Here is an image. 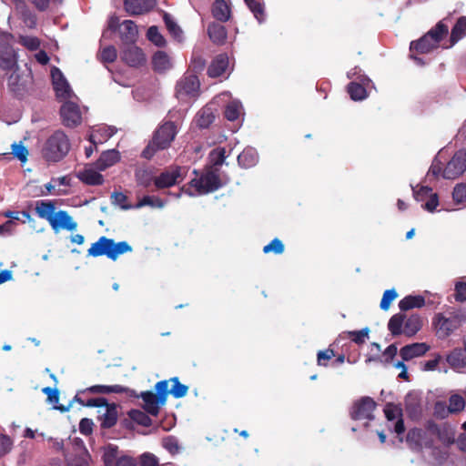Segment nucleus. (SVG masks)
<instances>
[{
    "instance_id": "obj_1",
    "label": "nucleus",
    "mask_w": 466,
    "mask_h": 466,
    "mask_svg": "<svg viewBox=\"0 0 466 466\" xmlns=\"http://www.w3.org/2000/svg\"><path fill=\"white\" fill-rule=\"evenodd\" d=\"M36 215L48 221L52 229L58 232L60 229L75 230L76 228V222L66 210H59L56 212V202L50 199L37 200L35 205Z\"/></svg>"
},
{
    "instance_id": "obj_2",
    "label": "nucleus",
    "mask_w": 466,
    "mask_h": 466,
    "mask_svg": "<svg viewBox=\"0 0 466 466\" xmlns=\"http://www.w3.org/2000/svg\"><path fill=\"white\" fill-rule=\"evenodd\" d=\"M177 134V127L174 122H164L154 132L151 141L144 148L141 156L146 159H151L157 151L169 147Z\"/></svg>"
},
{
    "instance_id": "obj_3",
    "label": "nucleus",
    "mask_w": 466,
    "mask_h": 466,
    "mask_svg": "<svg viewBox=\"0 0 466 466\" xmlns=\"http://www.w3.org/2000/svg\"><path fill=\"white\" fill-rule=\"evenodd\" d=\"M70 147L71 144L66 133L56 130L43 145L42 157L47 162H58L68 154Z\"/></svg>"
},
{
    "instance_id": "obj_4",
    "label": "nucleus",
    "mask_w": 466,
    "mask_h": 466,
    "mask_svg": "<svg viewBox=\"0 0 466 466\" xmlns=\"http://www.w3.org/2000/svg\"><path fill=\"white\" fill-rule=\"evenodd\" d=\"M423 321L419 314H394L388 322V329L393 337L404 334L407 337H413L422 328Z\"/></svg>"
},
{
    "instance_id": "obj_5",
    "label": "nucleus",
    "mask_w": 466,
    "mask_h": 466,
    "mask_svg": "<svg viewBox=\"0 0 466 466\" xmlns=\"http://www.w3.org/2000/svg\"><path fill=\"white\" fill-rule=\"evenodd\" d=\"M168 383L169 380H160L157 382L155 385L157 393L147 390L137 395L132 390L127 393H129L130 396L141 398L144 401L143 409L145 411L152 416H157L159 413L160 406L165 405L167 402L168 396Z\"/></svg>"
},
{
    "instance_id": "obj_6",
    "label": "nucleus",
    "mask_w": 466,
    "mask_h": 466,
    "mask_svg": "<svg viewBox=\"0 0 466 466\" xmlns=\"http://www.w3.org/2000/svg\"><path fill=\"white\" fill-rule=\"evenodd\" d=\"M376 407L377 403L372 398L368 396L361 397L353 402L350 410V416L353 420H373V411Z\"/></svg>"
},
{
    "instance_id": "obj_7",
    "label": "nucleus",
    "mask_w": 466,
    "mask_h": 466,
    "mask_svg": "<svg viewBox=\"0 0 466 466\" xmlns=\"http://www.w3.org/2000/svg\"><path fill=\"white\" fill-rule=\"evenodd\" d=\"M428 432L427 430L423 431L420 428L409 430L405 438L408 447L415 452L422 451L423 448H432L434 441L432 438L428 435Z\"/></svg>"
},
{
    "instance_id": "obj_8",
    "label": "nucleus",
    "mask_w": 466,
    "mask_h": 466,
    "mask_svg": "<svg viewBox=\"0 0 466 466\" xmlns=\"http://www.w3.org/2000/svg\"><path fill=\"white\" fill-rule=\"evenodd\" d=\"M190 184L199 194L214 192L222 186L218 175L213 171H208L199 177L193 178Z\"/></svg>"
},
{
    "instance_id": "obj_9",
    "label": "nucleus",
    "mask_w": 466,
    "mask_h": 466,
    "mask_svg": "<svg viewBox=\"0 0 466 466\" xmlns=\"http://www.w3.org/2000/svg\"><path fill=\"white\" fill-rule=\"evenodd\" d=\"M17 64L16 55L9 42V36L0 34V68L12 70Z\"/></svg>"
},
{
    "instance_id": "obj_10",
    "label": "nucleus",
    "mask_w": 466,
    "mask_h": 466,
    "mask_svg": "<svg viewBox=\"0 0 466 466\" xmlns=\"http://www.w3.org/2000/svg\"><path fill=\"white\" fill-rule=\"evenodd\" d=\"M466 170V150L457 151L443 170V177L455 179Z\"/></svg>"
},
{
    "instance_id": "obj_11",
    "label": "nucleus",
    "mask_w": 466,
    "mask_h": 466,
    "mask_svg": "<svg viewBox=\"0 0 466 466\" xmlns=\"http://www.w3.org/2000/svg\"><path fill=\"white\" fill-rule=\"evenodd\" d=\"M383 411L388 421H393L396 420L393 430L398 434L400 441L402 442L403 437L401 435L405 432L402 409L399 405L388 402L385 405Z\"/></svg>"
},
{
    "instance_id": "obj_12",
    "label": "nucleus",
    "mask_w": 466,
    "mask_h": 466,
    "mask_svg": "<svg viewBox=\"0 0 466 466\" xmlns=\"http://www.w3.org/2000/svg\"><path fill=\"white\" fill-rule=\"evenodd\" d=\"M460 325L461 320L457 316L445 317L443 314H438L434 320L437 335L441 339L450 336Z\"/></svg>"
},
{
    "instance_id": "obj_13",
    "label": "nucleus",
    "mask_w": 466,
    "mask_h": 466,
    "mask_svg": "<svg viewBox=\"0 0 466 466\" xmlns=\"http://www.w3.org/2000/svg\"><path fill=\"white\" fill-rule=\"evenodd\" d=\"M63 124L68 127H75L81 123L82 116L79 106L71 101L64 103L60 108Z\"/></svg>"
},
{
    "instance_id": "obj_14",
    "label": "nucleus",
    "mask_w": 466,
    "mask_h": 466,
    "mask_svg": "<svg viewBox=\"0 0 466 466\" xmlns=\"http://www.w3.org/2000/svg\"><path fill=\"white\" fill-rule=\"evenodd\" d=\"M200 83L197 76H185L177 84L176 90L179 96H196L198 94Z\"/></svg>"
},
{
    "instance_id": "obj_15",
    "label": "nucleus",
    "mask_w": 466,
    "mask_h": 466,
    "mask_svg": "<svg viewBox=\"0 0 466 466\" xmlns=\"http://www.w3.org/2000/svg\"><path fill=\"white\" fill-rule=\"evenodd\" d=\"M122 60L132 67H138L145 64L146 57L141 48L134 44L127 45L121 52Z\"/></svg>"
},
{
    "instance_id": "obj_16",
    "label": "nucleus",
    "mask_w": 466,
    "mask_h": 466,
    "mask_svg": "<svg viewBox=\"0 0 466 466\" xmlns=\"http://www.w3.org/2000/svg\"><path fill=\"white\" fill-rule=\"evenodd\" d=\"M426 430L430 433L435 435L438 440L444 445H451L454 443V432L447 425H439L433 420H429L426 423Z\"/></svg>"
},
{
    "instance_id": "obj_17",
    "label": "nucleus",
    "mask_w": 466,
    "mask_h": 466,
    "mask_svg": "<svg viewBox=\"0 0 466 466\" xmlns=\"http://www.w3.org/2000/svg\"><path fill=\"white\" fill-rule=\"evenodd\" d=\"M156 4V0H124V8L131 15H139L150 12Z\"/></svg>"
},
{
    "instance_id": "obj_18",
    "label": "nucleus",
    "mask_w": 466,
    "mask_h": 466,
    "mask_svg": "<svg viewBox=\"0 0 466 466\" xmlns=\"http://www.w3.org/2000/svg\"><path fill=\"white\" fill-rule=\"evenodd\" d=\"M181 168L176 167L170 170L162 172L159 176L154 179V185L157 189L168 188L178 182L180 177Z\"/></svg>"
},
{
    "instance_id": "obj_19",
    "label": "nucleus",
    "mask_w": 466,
    "mask_h": 466,
    "mask_svg": "<svg viewBox=\"0 0 466 466\" xmlns=\"http://www.w3.org/2000/svg\"><path fill=\"white\" fill-rule=\"evenodd\" d=\"M51 77L56 96L63 98L70 97L71 88L59 68L54 67L51 70Z\"/></svg>"
},
{
    "instance_id": "obj_20",
    "label": "nucleus",
    "mask_w": 466,
    "mask_h": 466,
    "mask_svg": "<svg viewBox=\"0 0 466 466\" xmlns=\"http://www.w3.org/2000/svg\"><path fill=\"white\" fill-rule=\"evenodd\" d=\"M430 350V346L424 342H416L406 345L400 349V354L404 361L421 357Z\"/></svg>"
},
{
    "instance_id": "obj_21",
    "label": "nucleus",
    "mask_w": 466,
    "mask_h": 466,
    "mask_svg": "<svg viewBox=\"0 0 466 466\" xmlns=\"http://www.w3.org/2000/svg\"><path fill=\"white\" fill-rule=\"evenodd\" d=\"M120 38L124 46L134 44L138 35L137 26L132 20H125L119 29Z\"/></svg>"
},
{
    "instance_id": "obj_22",
    "label": "nucleus",
    "mask_w": 466,
    "mask_h": 466,
    "mask_svg": "<svg viewBox=\"0 0 466 466\" xmlns=\"http://www.w3.org/2000/svg\"><path fill=\"white\" fill-rule=\"evenodd\" d=\"M228 67V56L227 54L218 55L210 63L208 68L209 77L216 78L226 73Z\"/></svg>"
},
{
    "instance_id": "obj_23",
    "label": "nucleus",
    "mask_w": 466,
    "mask_h": 466,
    "mask_svg": "<svg viewBox=\"0 0 466 466\" xmlns=\"http://www.w3.org/2000/svg\"><path fill=\"white\" fill-rule=\"evenodd\" d=\"M208 35L209 39L217 46H222L226 43L228 32L226 27L217 22H212L208 25Z\"/></svg>"
},
{
    "instance_id": "obj_24",
    "label": "nucleus",
    "mask_w": 466,
    "mask_h": 466,
    "mask_svg": "<svg viewBox=\"0 0 466 466\" xmlns=\"http://www.w3.org/2000/svg\"><path fill=\"white\" fill-rule=\"evenodd\" d=\"M436 48H438L436 41H432L426 35L416 41H411L410 45V52L417 54H428Z\"/></svg>"
},
{
    "instance_id": "obj_25",
    "label": "nucleus",
    "mask_w": 466,
    "mask_h": 466,
    "mask_svg": "<svg viewBox=\"0 0 466 466\" xmlns=\"http://www.w3.org/2000/svg\"><path fill=\"white\" fill-rule=\"evenodd\" d=\"M212 15L219 22H227L231 17V9L225 0H215L212 5Z\"/></svg>"
},
{
    "instance_id": "obj_26",
    "label": "nucleus",
    "mask_w": 466,
    "mask_h": 466,
    "mask_svg": "<svg viewBox=\"0 0 466 466\" xmlns=\"http://www.w3.org/2000/svg\"><path fill=\"white\" fill-rule=\"evenodd\" d=\"M106 411L100 416V426L103 429L114 427L117 421V406L115 403L105 405Z\"/></svg>"
},
{
    "instance_id": "obj_27",
    "label": "nucleus",
    "mask_w": 466,
    "mask_h": 466,
    "mask_svg": "<svg viewBox=\"0 0 466 466\" xmlns=\"http://www.w3.org/2000/svg\"><path fill=\"white\" fill-rule=\"evenodd\" d=\"M130 390L121 385H94L81 390V393L91 394H109V393H127Z\"/></svg>"
},
{
    "instance_id": "obj_28",
    "label": "nucleus",
    "mask_w": 466,
    "mask_h": 466,
    "mask_svg": "<svg viewBox=\"0 0 466 466\" xmlns=\"http://www.w3.org/2000/svg\"><path fill=\"white\" fill-rule=\"evenodd\" d=\"M453 370H460L466 367V346L454 349L446 359Z\"/></svg>"
},
{
    "instance_id": "obj_29",
    "label": "nucleus",
    "mask_w": 466,
    "mask_h": 466,
    "mask_svg": "<svg viewBox=\"0 0 466 466\" xmlns=\"http://www.w3.org/2000/svg\"><path fill=\"white\" fill-rule=\"evenodd\" d=\"M120 160V154L116 149L104 151L96 161V167L105 170Z\"/></svg>"
},
{
    "instance_id": "obj_30",
    "label": "nucleus",
    "mask_w": 466,
    "mask_h": 466,
    "mask_svg": "<svg viewBox=\"0 0 466 466\" xmlns=\"http://www.w3.org/2000/svg\"><path fill=\"white\" fill-rule=\"evenodd\" d=\"M108 246L107 258L112 260H116L118 256L133 250L127 241L115 242L113 238L108 239Z\"/></svg>"
},
{
    "instance_id": "obj_31",
    "label": "nucleus",
    "mask_w": 466,
    "mask_h": 466,
    "mask_svg": "<svg viewBox=\"0 0 466 466\" xmlns=\"http://www.w3.org/2000/svg\"><path fill=\"white\" fill-rule=\"evenodd\" d=\"M171 61L164 51H157L152 56V67L157 73H164L171 68Z\"/></svg>"
},
{
    "instance_id": "obj_32",
    "label": "nucleus",
    "mask_w": 466,
    "mask_h": 466,
    "mask_svg": "<svg viewBox=\"0 0 466 466\" xmlns=\"http://www.w3.org/2000/svg\"><path fill=\"white\" fill-rule=\"evenodd\" d=\"M215 120L213 108L209 106L202 107L196 116V124L199 128H208Z\"/></svg>"
},
{
    "instance_id": "obj_33",
    "label": "nucleus",
    "mask_w": 466,
    "mask_h": 466,
    "mask_svg": "<svg viewBox=\"0 0 466 466\" xmlns=\"http://www.w3.org/2000/svg\"><path fill=\"white\" fill-rule=\"evenodd\" d=\"M425 305V299L421 295H409L404 297L399 302V308L401 311H408L412 309H420Z\"/></svg>"
},
{
    "instance_id": "obj_34",
    "label": "nucleus",
    "mask_w": 466,
    "mask_h": 466,
    "mask_svg": "<svg viewBox=\"0 0 466 466\" xmlns=\"http://www.w3.org/2000/svg\"><path fill=\"white\" fill-rule=\"evenodd\" d=\"M77 177L80 181L89 186H99L104 183V177L93 169H85L79 172Z\"/></svg>"
},
{
    "instance_id": "obj_35",
    "label": "nucleus",
    "mask_w": 466,
    "mask_h": 466,
    "mask_svg": "<svg viewBox=\"0 0 466 466\" xmlns=\"http://www.w3.org/2000/svg\"><path fill=\"white\" fill-rule=\"evenodd\" d=\"M108 238L102 236L98 240L91 245L87 250V255L96 258L100 256H106L108 254Z\"/></svg>"
},
{
    "instance_id": "obj_36",
    "label": "nucleus",
    "mask_w": 466,
    "mask_h": 466,
    "mask_svg": "<svg viewBox=\"0 0 466 466\" xmlns=\"http://www.w3.org/2000/svg\"><path fill=\"white\" fill-rule=\"evenodd\" d=\"M87 393H81V390L77 391L76 396L74 397V400L86 407H104L107 405L106 399L103 397L98 398H89L86 399L85 396Z\"/></svg>"
},
{
    "instance_id": "obj_37",
    "label": "nucleus",
    "mask_w": 466,
    "mask_h": 466,
    "mask_svg": "<svg viewBox=\"0 0 466 466\" xmlns=\"http://www.w3.org/2000/svg\"><path fill=\"white\" fill-rule=\"evenodd\" d=\"M425 35L432 41H436L439 47L441 41L448 35V26L442 21H440Z\"/></svg>"
},
{
    "instance_id": "obj_38",
    "label": "nucleus",
    "mask_w": 466,
    "mask_h": 466,
    "mask_svg": "<svg viewBox=\"0 0 466 466\" xmlns=\"http://www.w3.org/2000/svg\"><path fill=\"white\" fill-rule=\"evenodd\" d=\"M464 35H466V16H461L451 29V44L454 45L459 40H461Z\"/></svg>"
},
{
    "instance_id": "obj_39",
    "label": "nucleus",
    "mask_w": 466,
    "mask_h": 466,
    "mask_svg": "<svg viewBox=\"0 0 466 466\" xmlns=\"http://www.w3.org/2000/svg\"><path fill=\"white\" fill-rule=\"evenodd\" d=\"M347 91L350 98L354 101L363 100L367 96L366 88L357 82H350L347 86Z\"/></svg>"
},
{
    "instance_id": "obj_40",
    "label": "nucleus",
    "mask_w": 466,
    "mask_h": 466,
    "mask_svg": "<svg viewBox=\"0 0 466 466\" xmlns=\"http://www.w3.org/2000/svg\"><path fill=\"white\" fill-rule=\"evenodd\" d=\"M168 380L172 383L171 389H168V394H171L176 399H180L187 395L188 387L182 384L177 377H173Z\"/></svg>"
},
{
    "instance_id": "obj_41",
    "label": "nucleus",
    "mask_w": 466,
    "mask_h": 466,
    "mask_svg": "<svg viewBox=\"0 0 466 466\" xmlns=\"http://www.w3.org/2000/svg\"><path fill=\"white\" fill-rule=\"evenodd\" d=\"M242 106L238 101H230L224 109V116L228 121H236L241 113Z\"/></svg>"
},
{
    "instance_id": "obj_42",
    "label": "nucleus",
    "mask_w": 466,
    "mask_h": 466,
    "mask_svg": "<svg viewBox=\"0 0 466 466\" xmlns=\"http://www.w3.org/2000/svg\"><path fill=\"white\" fill-rule=\"evenodd\" d=\"M147 414L148 413L140 410H131L128 413L133 421L144 427H149L152 425V420Z\"/></svg>"
},
{
    "instance_id": "obj_43",
    "label": "nucleus",
    "mask_w": 466,
    "mask_h": 466,
    "mask_svg": "<svg viewBox=\"0 0 466 466\" xmlns=\"http://www.w3.org/2000/svg\"><path fill=\"white\" fill-rule=\"evenodd\" d=\"M238 162L242 167L248 168L256 164L257 156L252 150L246 149L238 156Z\"/></svg>"
},
{
    "instance_id": "obj_44",
    "label": "nucleus",
    "mask_w": 466,
    "mask_h": 466,
    "mask_svg": "<svg viewBox=\"0 0 466 466\" xmlns=\"http://www.w3.org/2000/svg\"><path fill=\"white\" fill-rule=\"evenodd\" d=\"M163 19L167 29L177 39L182 37V30L179 25L172 19L171 15L167 13H164Z\"/></svg>"
},
{
    "instance_id": "obj_45",
    "label": "nucleus",
    "mask_w": 466,
    "mask_h": 466,
    "mask_svg": "<svg viewBox=\"0 0 466 466\" xmlns=\"http://www.w3.org/2000/svg\"><path fill=\"white\" fill-rule=\"evenodd\" d=\"M166 205V201L156 196H144L137 204V208L149 206L151 208H162Z\"/></svg>"
},
{
    "instance_id": "obj_46",
    "label": "nucleus",
    "mask_w": 466,
    "mask_h": 466,
    "mask_svg": "<svg viewBox=\"0 0 466 466\" xmlns=\"http://www.w3.org/2000/svg\"><path fill=\"white\" fill-rule=\"evenodd\" d=\"M136 180L137 185L142 186L144 187H148L154 183L155 177H153L152 173L147 169H138L135 174Z\"/></svg>"
},
{
    "instance_id": "obj_47",
    "label": "nucleus",
    "mask_w": 466,
    "mask_h": 466,
    "mask_svg": "<svg viewBox=\"0 0 466 466\" xmlns=\"http://www.w3.org/2000/svg\"><path fill=\"white\" fill-rule=\"evenodd\" d=\"M249 10L253 13L256 19L261 23L265 19L264 6L257 0H244Z\"/></svg>"
},
{
    "instance_id": "obj_48",
    "label": "nucleus",
    "mask_w": 466,
    "mask_h": 466,
    "mask_svg": "<svg viewBox=\"0 0 466 466\" xmlns=\"http://www.w3.org/2000/svg\"><path fill=\"white\" fill-rule=\"evenodd\" d=\"M147 39L155 44L157 46H164L166 45V39L160 34L157 25H151L147 32Z\"/></svg>"
},
{
    "instance_id": "obj_49",
    "label": "nucleus",
    "mask_w": 466,
    "mask_h": 466,
    "mask_svg": "<svg viewBox=\"0 0 466 466\" xmlns=\"http://www.w3.org/2000/svg\"><path fill=\"white\" fill-rule=\"evenodd\" d=\"M284 249H285V247H284L283 242L279 238H276L272 239L268 245L264 246L263 252L265 254H268V253L272 252L276 255H279L284 252Z\"/></svg>"
},
{
    "instance_id": "obj_50",
    "label": "nucleus",
    "mask_w": 466,
    "mask_h": 466,
    "mask_svg": "<svg viewBox=\"0 0 466 466\" xmlns=\"http://www.w3.org/2000/svg\"><path fill=\"white\" fill-rule=\"evenodd\" d=\"M465 407L464 399L460 395H452L449 400L448 410L451 413H457L463 410Z\"/></svg>"
},
{
    "instance_id": "obj_51",
    "label": "nucleus",
    "mask_w": 466,
    "mask_h": 466,
    "mask_svg": "<svg viewBox=\"0 0 466 466\" xmlns=\"http://www.w3.org/2000/svg\"><path fill=\"white\" fill-rule=\"evenodd\" d=\"M398 297V293L394 289H387L384 291L380 300V307L382 310H388L391 302Z\"/></svg>"
},
{
    "instance_id": "obj_52",
    "label": "nucleus",
    "mask_w": 466,
    "mask_h": 466,
    "mask_svg": "<svg viewBox=\"0 0 466 466\" xmlns=\"http://www.w3.org/2000/svg\"><path fill=\"white\" fill-rule=\"evenodd\" d=\"M413 197L417 201H424L432 193V189L427 186L412 187Z\"/></svg>"
},
{
    "instance_id": "obj_53",
    "label": "nucleus",
    "mask_w": 466,
    "mask_h": 466,
    "mask_svg": "<svg viewBox=\"0 0 466 466\" xmlns=\"http://www.w3.org/2000/svg\"><path fill=\"white\" fill-rule=\"evenodd\" d=\"M335 357V352L332 349L328 348L324 350H319L317 353V363L319 366L327 367L328 362Z\"/></svg>"
},
{
    "instance_id": "obj_54",
    "label": "nucleus",
    "mask_w": 466,
    "mask_h": 466,
    "mask_svg": "<svg viewBox=\"0 0 466 466\" xmlns=\"http://www.w3.org/2000/svg\"><path fill=\"white\" fill-rule=\"evenodd\" d=\"M117 57L116 49L113 46H108L101 51L100 59L103 63H113Z\"/></svg>"
},
{
    "instance_id": "obj_55",
    "label": "nucleus",
    "mask_w": 466,
    "mask_h": 466,
    "mask_svg": "<svg viewBox=\"0 0 466 466\" xmlns=\"http://www.w3.org/2000/svg\"><path fill=\"white\" fill-rule=\"evenodd\" d=\"M111 202L113 205L119 206L122 209H129L131 208L127 204V197L122 192H113L111 194Z\"/></svg>"
},
{
    "instance_id": "obj_56",
    "label": "nucleus",
    "mask_w": 466,
    "mask_h": 466,
    "mask_svg": "<svg viewBox=\"0 0 466 466\" xmlns=\"http://www.w3.org/2000/svg\"><path fill=\"white\" fill-rule=\"evenodd\" d=\"M117 456V447L114 445H108L106 448L103 460L106 466H112L114 463L116 464V461Z\"/></svg>"
},
{
    "instance_id": "obj_57",
    "label": "nucleus",
    "mask_w": 466,
    "mask_h": 466,
    "mask_svg": "<svg viewBox=\"0 0 466 466\" xmlns=\"http://www.w3.org/2000/svg\"><path fill=\"white\" fill-rule=\"evenodd\" d=\"M5 218H11L10 220H22L23 223L30 221L32 219L31 215L28 211L23 210L21 212L16 211H6L4 213Z\"/></svg>"
},
{
    "instance_id": "obj_58",
    "label": "nucleus",
    "mask_w": 466,
    "mask_h": 466,
    "mask_svg": "<svg viewBox=\"0 0 466 466\" xmlns=\"http://www.w3.org/2000/svg\"><path fill=\"white\" fill-rule=\"evenodd\" d=\"M452 198L457 203H463L466 200V184H457L452 191Z\"/></svg>"
},
{
    "instance_id": "obj_59",
    "label": "nucleus",
    "mask_w": 466,
    "mask_h": 466,
    "mask_svg": "<svg viewBox=\"0 0 466 466\" xmlns=\"http://www.w3.org/2000/svg\"><path fill=\"white\" fill-rule=\"evenodd\" d=\"M12 154L19 159L22 163H25L27 160L28 150L27 148L20 144L14 143L12 145Z\"/></svg>"
},
{
    "instance_id": "obj_60",
    "label": "nucleus",
    "mask_w": 466,
    "mask_h": 466,
    "mask_svg": "<svg viewBox=\"0 0 466 466\" xmlns=\"http://www.w3.org/2000/svg\"><path fill=\"white\" fill-rule=\"evenodd\" d=\"M19 43L31 51L37 50L40 46V40L35 36H20Z\"/></svg>"
},
{
    "instance_id": "obj_61",
    "label": "nucleus",
    "mask_w": 466,
    "mask_h": 466,
    "mask_svg": "<svg viewBox=\"0 0 466 466\" xmlns=\"http://www.w3.org/2000/svg\"><path fill=\"white\" fill-rule=\"evenodd\" d=\"M369 332V328H364L360 330L350 331L349 335L353 342L358 345H361L365 342V339L368 337Z\"/></svg>"
},
{
    "instance_id": "obj_62",
    "label": "nucleus",
    "mask_w": 466,
    "mask_h": 466,
    "mask_svg": "<svg viewBox=\"0 0 466 466\" xmlns=\"http://www.w3.org/2000/svg\"><path fill=\"white\" fill-rule=\"evenodd\" d=\"M210 157L214 166H221L226 159V149L218 147L211 151Z\"/></svg>"
},
{
    "instance_id": "obj_63",
    "label": "nucleus",
    "mask_w": 466,
    "mask_h": 466,
    "mask_svg": "<svg viewBox=\"0 0 466 466\" xmlns=\"http://www.w3.org/2000/svg\"><path fill=\"white\" fill-rule=\"evenodd\" d=\"M13 446V441L11 438L5 434H0V458L7 454Z\"/></svg>"
},
{
    "instance_id": "obj_64",
    "label": "nucleus",
    "mask_w": 466,
    "mask_h": 466,
    "mask_svg": "<svg viewBox=\"0 0 466 466\" xmlns=\"http://www.w3.org/2000/svg\"><path fill=\"white\" fill-rule=\"evenodd\" d=\"M454 298L458 302L466 301V281H460L456 283Z\"/></svg>"
}]
</instances>
